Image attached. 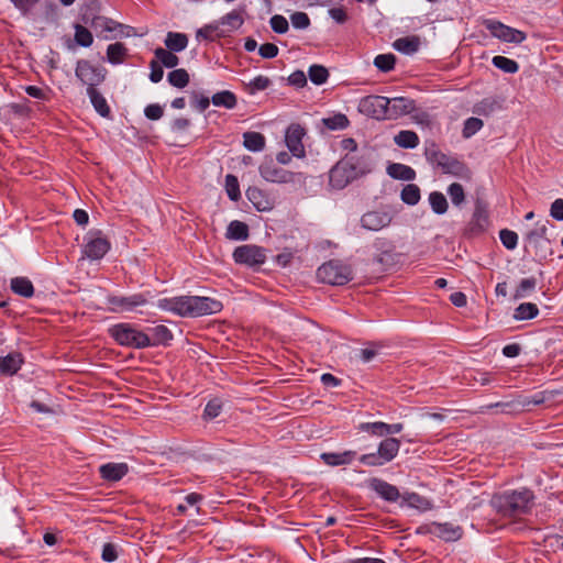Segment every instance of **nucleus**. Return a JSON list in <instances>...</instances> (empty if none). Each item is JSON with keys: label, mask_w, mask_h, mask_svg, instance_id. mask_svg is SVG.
Here are the masks:
<instances>
[{"label": "nucleus", "mask_w": 563, "mask_h": 563, "mask_svg": "<svg viewBox=\"0 0 563 563\" xmlns=\"http://www.w3.org/2000/svg\"><path fill=\"white\" fill-rule=\"evenodd\" d=\"M164 43L167 49L172 52H181L188 45V37L184 33L168 32Z\"/></svg>", "instance_id": "c756f323"}, {"label": "nucleus", "mask_w": 563, "mask_h": 563, "mask_svg": "<svg viewBox=\"0 0 563 563\" xmlns=\"http://www.w3.org/2000/svg\"><path fill=\"white\" fill-rule=\"evenodd\" d=\"M211 102L216 107H223L227 109H232L236 104V98L234 93H232L229 90H223L220 92H217L212 96Z\"/></svg>", "instance_id": "4c0bfd02"}, {"label": "nucleus", "mask_w": 563, "mask_h": 563, "mask_svg": "<svg viewBox=\"0 0 563 563\" xmlns=\"http://www.w3.org/2000/svg\"><path fill=\"white\" fill-rule=\"evenodd\" d=\"M402 499L408 506L421 511H427L432 508L431 501L417 493H407L402 496Z\"/></svg>", "instance_id": "e433bc0d"}, {"label": "nucleus", "mask_w": 563, "mask_h": 563, "mask_svg": "<svg viewBox=\"0 0 563 563\" xmlns=\"http://www.w3.org/2000/svg\"><path fill=\"white\" fill-rule=\"evenodd\" d=\"M290 22L295 29L306 30L310 26V18L305 12H295L290 15Z\"/></svg>", "instance_id": "e2e57ef3"}, {"label": "nucleus", "mask_w": 563, "mask_h": 563, "mask_svg": "<svg viewBox=\"0 0 563 563\" xmlns=\"http://www.w3.org/2000/svg\"><path fill=\"white\" fill-rule=\"evenodd\" d=\"M448 195L451 198V201L454 206H460L465 200L464 188L459 183H453L448 188Z\"/></svg>", "instance_id": "6e6d98bb"}, {"label": "nucleus", "mask_w": 563, "mask_h": 563, "mask_svg": "<svg viewBox=\"0 0 563 563\" xmlns=\"http://www.w3.org/2000/svg\"><path fill=\"white\" fill-rule=\"evenodd\" d=\"M321 460L329 466H341L351 464L356 457V452L347 450L344 452H325L321 454Z\"/></svg>", "instance_id": "412c9836"}, {"label": "nucleus", "mask_w": 563, "mask_h": 563, "mask_svg": "<svg viewBox=\"0 0 563 563\" xmlns=\"http://www.w3.org/2000/svg\"><path fill=\"white\" fill-rule=\"evenodd\" d=\"M110 250V243L101 236L100 231L89 232L84 249L85 255L90 260L102 258Z\"/></svg>", "instance_id": "9b49d317"}, {"label": "nucleus", "mask_w": 563, "mask_h": 563, "mask_svg": "<svg viewBox=\"0 0 563 563\" xmlns=\"http://www.w3.org/2000/svg\"><path fill=\"white\" fill-rule=\"evenodd\" d=\"M269 24L272 30L277 34H285L289 30L287 19L280 14H275L271 18Z\"/></svg>", "instance_id": "680f3d73"}, {"label": "nucleus", "mask_w": 563, "mask_h": 563, "mask_svg": "<svg viewBox=\"0 0 563 563\" xmlns=\"http://www.w3.org/2000/svg\"><path fill=\"white\" fill-rule=\"evenodd\" d=\"M539 309L537 305L532 302H523L520 303L516 309L514 313V318L517 320H529L533 319L538 316Z\"/></svg>", "instance_id": "58836bf2"}, {"label": "nucleus", "mask_w": 563, "mask_h": 563, "mask_svg": "<svg viewBox=\"0 0 563 563\" xmlns=\"http://www.w3.org/2000/svg\"><path fill=\"white\" fill-rule=\"evenodd\" d=\"M11 290L24 298H31L34 295V287L27 277H14L10 283Z\"/></svg>", "instance_id": "a878e982"}, {"label": "nucleus", "mask_w": 563, "mask_h": 563, "mask_svg": "<svg viewBox=\"0 0 563 563\" xmlns=\"http://www.w3.org/2000/svg\"><path fill=\"white\" fill-rule=\"evenodd\" d=\"M99 10L100 4L97 1H91L87 3L84 9L81 10L80 19L86 24V20H90L96 22L97 19H99Z\"/></svg>", "instance_id": "5fc2aeb1"}, {"label": "nucleus", "mask_w": 563, "mask_h": 563, "mask_svg": "<svg viewBox=\"0 0 563 563\" xmlns=\"http://www.w3.org/2000/svg\"><path fill=\"white\" fill-rule=\"evenodd\" d=\"M317 277L322 283L342 286L353 279V269L340 260H331L318 268Z\"/></svg>", "instance_id": "39448f33"}, {"label": "nucleus", "mask_w": 563, "mask_h": 563, "mask_svg": "<svg viewBox=\"0 0 563 563\" xmlns=\"http://www.w3.org/2000/svg\"><path fill=\"white\" fill-rule=\"evenodd\" d=\"M389 98L384 96H366L361 99L358 109L362 113L376 120H388Z\"/></svg>", "instance_id": "423d86ee"}, {"label": "nucleus", "mask_w": 563, "mask_h": 563, "mask_svg": "<svg viewBox=\"0 0 563 563\" xmlns=\"http://www.w3.org/2000/svg\"><path fill=\"white\" fill-rule=\"evenodd\" d=\"M427 531L446 542L457 541L463 536V529L460 526H454L451 522H431L428 526Z\"/></svg>", "instance_id": "4468645a"}, {"label": "nucleus", "mask_w": 563, "mask_h": 563, "mask_svg": "<svg viewBox=\"0 0 563 563\" xmlns=\"http://www.w3.org/2000/svg\"><path fill=\"white\" fill-rule=\"evenodd\" d=\"M550 216L558 221H563V199L562 198H558L551 203Z\"/></svg>", "instance_id": "774afa93"}, {"label": "nucleus", "mask_w": 563, "mask_h": 563, "mask_svg": "<svg viewBox=\"0 0 563 563\" xmlns=\"http://www.w3.org/2000/svg\"><path fill=\"white\" fill-rule=\"evenodd\" d=\"M368 487L373 489L379 497L390 503L397 501L400 497V493L396 486L380 478H371L368 481Z\"/></svg>", "instance_id": "f3484780"}, {"label": "nucleus", "mask_w": 563, "mask_h": 563, "mask_svg": "<svg viewBox=\"0 0 563 563\" xmlns=\"http://www.w3.org/2000/svg\"><path fill=\"white\" fill-rule=\"evenodd\" d=\"M111 338L120 345L131 349L150 346L148 334L131 323H118L109 329Z\"/></svg>", "instance_id": "20e7f679"}, {"label": "nucleus", "mask_w": 563, "mask_h": 563, "mask_svg": "<svg viewBox=\"0 0 563 563\" xmlns=\"http://www.w3.org/2000/svg\"><path fill=\"white\" fill-rule=\"evenodd\" d=\"M129 466L125 463H107L99 467L101 477L108 482H118L126 475Z\"/></svg>", "instance_id": "6ab92c4d"}, {"label": "nucleus", "mask_w": 563, "mask_h": 563, "mask_svg": "<svg viewBox=\"0 0 563 563\" xmlns=\"http://www.w3.org/2000/svg\"><path fill=\"white\" fill-rule=\"evenodd\" d=\"M174 53L162 47L154 51L156 60L166 68H174L179 64V58Z\"/></svg>", "instance_id": "c9c22d12"}, {"label": "nucleus", "mask_w": 563, "mask_h": 563, "mask_svg": "<svg viewBox=\"0 0 563 563\" xmlns=\"http://www.w3.org/2000/svg\"><path fill=\"white\" fill-rule=\"evenodd\" d=\"M429 202L432 211L437 214L445 213L449 207L445 196L440 191H432L429 195Z\"/></svg>", "instance_id": "79ce46f5"}, {"label": "nucleus", "mask_w": 563, "mask_h": 563, "mask_svg": "<svg viewBox=\"0 0 563 563\" xmlns=\"http://www.w3.org/2000/svg\"><path fill=\"white\" fill-rule=\"evenodd\" d=\"M483 121L478 118H468L465 122H464V126H463V136L468 139L471 136H473L476 132H478L482 128H483Z\"/></svg>", "instance_id": "bf43d9fd"}, {"label": "nucleus", "mask_w": 563, "mask_h": 563, "mask_svg": "<svg viewBox=\"0 0 563 563\" xmlns=\"http://www.w3.org/2000/svg\"><path fill=\"white\" fill-rule=\"evenodd\" d=\"M488 225V211L486 203L477 200L475 203L472 221L470 222V230L472 232H482Z\"/></svg>", "instance_id": "aec40b11"}, {"label": "nucleus", "mask_w": 563, "mask_h": 563, "mask_svg": "<svg viewBox=\"0 0 563 563\" xmlns=\"http://www.w3.org/2000/svg\"><path fill=\"white\" fill-rule=\"evenodd\" d=\"M266 144V140L263 134L258 132L249 131V151L260 152L263 151Z\"/></svg>", "instance_id": "052dcab7"}, {"label": "nucleus", "mask_w": 563, "mask_h": 563, "mask_svg": "<svg viewBox=\"0 0 563 563\" xmlns=\"http://www.w3.org/2000/svg\"><path fill=\"white\" fill-rule=\"evenodd\" d=\"M75 74L82 84L87 85V88H96V86L103 82L107 70L102 67L93 66L89 60L79 59Z\"/></svg>", "instance_id": "0eeeda50"}, {"label": "nucleus", "mask_w": 563, "mask_h": 563, "mask_svg": "<svg viewBox=\"0 0 563 563\" xmlns=\"http://www.w3.org/2000/svg\"><path fill=\"white\" fill-rule=\"evenodd\" d=\"M168 82L176 88H185L189 84V74L184 68L174 69L167 75Z\"/></svg>", "instance_id": "a19ab883"}, {"label": "nucleus", "mask_w": 563, "mask_h": 563, "mask_svg": "<svg viewBox=\"0 0 563 563\" xmlns=\"http://www.w3.org/2000/svg\"><path fill=\"white\" fill-rule=\"evenodd\" d=\"M499 239L507 250H515L518 244V234L509 229L499 231Z\"/></svg>", "instance_id": "4d7b16f0"}, {"label": "nucleus", "mask_w": 563, "mask_h": 563, "mask_svg": "<svg viewBox=\"0 0 563 563\" xmlns=\"http://www.w3.org/2000/svg\"><path fill=\"white\" fill-rule=\"evenodd\" d=\"M261 176L272 183H292L297 174L276 166L272 161L260 166Z\"/></svg>", "instance_id": "f8f14e48"}, {"label": "nucleus", "mask_w": 563, "mask_h": 563, "mask_svg": "<svg viewBox=\"0 0 563 563\" xmlns=\"http://www.w3.org/2000/svg\"><path fill=\"white\" fill-rule=\"evenodd\" d=\"M395 143L402 148H415L419 144V136L416 132L402 130L394 137Z\"/></svg>", "instance_id": "473e14b6"}, {"label": "nucleus", "mask_w": 563, "mask_h": 563, "mask_svg": "<svg viewBox=\"0 0 563 563\" xmlns=\"http://www.w3.org/2000/svg\"><path fill=\"white\" fill-rule=\"evenodd\" d=\"M400 449V441L396 438H386L384 439L377 449V452L379 453L380 457L385 463H388L393 461Z\"/></svg>", "instance_id": "5701e85b"}, {"label": "nucleus", "mask_w": 563, "mask_h": 563, "mask_svg": "<svg viewBox=\"0 0 563 563\" xmlns=\"http://www.w3.org/2000/svg\"><path fill=\"white\" fill-rule=\"evenodd\" d=\"M355 176L347 168V161H339L329 173V184L334 189H343L351 181H353Z\"/></svg>", "instance_id": "ddd939ff"}, {"label": "nucleus", "mask_w": 563, "mask_h": 563, "mask_svg": "<svg viewBox=\"0 0 563 563\" xmlns=\"http://www.w3.org/2000/svg\"><path fill=\"white\" fill-rule=\"evenodd\" d=\"M388 120H396L401 115L409 114L416 108L415 101L406 97L389 98Z\"/></svg>", "instance_id": "a211bd4d"}, {"label": "nucleus", "mask_w": 563, "mask_h": 563, "mask_svg": "<svg viewBox=\"0 0 563 563\" xmlns=\"http://www.w3.org/2000/svg\"><path fill=\"white\" fill-rule=\"evenodd\" d=\"M492 63L496 68L507 74H515L519 69V65L516 60L500 55L494 56Z\"/></svg>", "instance_id": "37998d69"}, {"label": "nucleus", "mask_w": 563, "mask_h": 563, "mask_svg": "<svg viewBox=\"0 0 563 563\" xmlns=\"http://www.w3.org/2000/svg\"><path fill=\"white\" fill-rule=\"evenodd\" d=\"M393 217L387 211H368L361 218L362 228L369 231H379L390 224Z\"/></svg>", "instance_id": "2eb2a0df"}, {"label": "nucleus", "mask_w": 563, "mask_h": 563, "mask_svg": "<svg viewBox=\"0 0 563 563\" xmlns=\"http://www.w3.org/2000/svg\"><path fill=\"white\" fill-rule=\"evenodd\" d=\"M147 298L143 294H133L130 296H109L107 303L111 312L121 313L130 312L140 306H144Z\"/></svg>", "instance_id": "1a4fd4ad"}, {"label": "nucleus", "mask_w": 563, "mask_h": 563, "mask_svg": "<svg viewBox=\"0 0 563 563\" xmlns=\"http://www.w3.org/2000/svg\"><path fill=\"white\" fill-rule=\"evenodd\" d=\"M87 95L89 96L95 110L101 117L108 118L110 114V108L106 98L96 88H87Z\"/></svg>", "instance_id": "bb28decb"}, {"label": "nucleus", "mask_w": 563, "mask_h": 563, "mask_svg": "<svg viewBox=\"0 0 563 563\" xmlns=\"http://www.w3.org/2000/svg\"><path fill=\"white\" fill-rule=\"evenodd\" d=\"M501 104L500 102L493 97L484 98L479 102H477L474 107V113L478 115L488 117L496 110L500 109Z\"/></svg>", "instance_id": "2f4dec72"}, {"label": "nucleus", "mask_w": 563, "mask_h": 563, "mask_svg": "<svg viewBox=\"0 0 563 563\" xmlns=\"http://www.w3.org/2000/svg\"><path fill=\"white\" fill-rule=\"evenodd\" d=\"M325 128L329 130H343L349 125V119L343 113H336L332 117L322 119Z\"/></svg>", "instance_id": "49530a36"}, {"label": "nucleus", "mask_w": 563, "mask_h": 563, "mask_svg": "<svg viewBox=\"0 0 563 563\" xmlns=\"http://www.w3.org/2000/svg\"><path fill=\"white\" fill-rule=\"evenodd\" d=\"M424 155L430 164L440 168L444 174H449L464 180H468L472 177L471 169L463 161L459 159L454 155L439 151L434 144L426 148Z\"/></svg>", "instance_id": "7ed1b4c3"}, {"label": "nucleus", "mask_w": 563, "mask_h": 563, "mask_svg": "<svg viewBox=\"0 0 563 563\" xmlns=\"http://www.w3.org/2000/svg\"><path fill=\"white\" fill-rule=\"evenodd\" d=\"M225 238L231 241L246 240V223L239 220H233L229 223Z\"/></svg>", "instance_id": "72a5a7b5"}, {"label": "nucleus", "mask_w": 563, "mask_h": 563, "mask_svg": "<svg viewBox=\"0 0 563 563\" xmlns=\"http://www.w3.org/2000/svg\"><path fill=\"white\" fill-rule=\"evenodd\" d=\"M225 191L228 194V197L231 200L236 201L240 199V197H241L240 186H239L238 178L234 175H231V174L227 175Z\"/></svg>", "instance_id": "603ef678"}, {"label": "nucleus", "mask_w": 563, "mask_h": 563, "mask_svg": "<svg viewBox=\"0 0 563 563\" xmlns=\"http://www.w3.org/2000/svg\"><path fill=\"white\" fill-rule=\"evenodd\" d=\"M548 224H550L549 220H545L543 223L537 222L536 228L526 234L525 240L534 247L540 245L541 240L549 242L547 239Z\"/></svg>", "instance_id": "cd10ccee"}, {"label": "nucleus", "mask_w": 563, "mask_h": 563, "mask_svg": "<svg viewBox=\"0 0 563 563\" xmlns=\"http://www.w3.org/2000/svg\"><path fill=\"white\" fill-rule=\"evenodd\" d=\"M395 63L396 56L394 54H379L374 59V65L384 73L393 70Z\"/></svg>", "instance_id": "3c124183"}, {"label": "nucleus", "mask_w": 563, "mask_h": 563, "mask_svg": "<svg viewBox=\"0 0 563 563\" xmlns=\"http://www.w3.org/2000/svg\"><path fill=\"white\" fill-rule=\"evenodd\" d=\"M343 161H347V168L355 178L363 176L372 170V164L368 154H347L343 157Z\"/></svg>", "instance_id": "dca6fc26"}, {"label": "nucleus", "mask_w": 563, "mask_h": 563, "mask_svg": "<svg viewBox=\"0 0 563 563\" xmlns=\"http://www.w3.org/2000/svg\"><path fill=\"white\" fill-rule=\"evenodd\" d=\"M126 54L128 49L123 43L117 42L107 47V59L113 65L121 64Z\"/></svg>", "instance_id": "f704fd0d"}, {"label": "nucleus", "mask_w": 563, "mask_h": 563, "mask_svg": "<svg viewBox=\"0 0 563 563\" xmlns=\"http://www.w3.org/2000/svg\"><path fill=\"white\" fill-rule=\"evenodd\" d=\"M75 41L78 45H80L82 47H89V46H91V44L93 42V36L87 27H85L80 24H76L75 25Z\"/></svg>", "instance_id": "09e8293b"}, {"label": "nucleus", "mask_w": 563, "mask_h": 563, "mask_svg": "<svg viewBox=\"0 0 563 563\" xmlns=\"http://www.w3.org/2000/svg\"><path fill=\"white\" fill-rule=\"evenodd\" d=\"M358 461L367 466H383L386 464L385 461L382 460L378 452L363 454L360 456Z\"/></svg>", "instance_id": "338daca9"}, {"label": "nucleus", "mask_w": 563, "mask_h": 563, "mask_svg": "<svg viewBox=\"0 0 563 563\" xmlns=\"http://www.w3.org/2000/svg\"><path fill=\"white\" fill-rule=\"evenodd\" d=\"M244 20L241 13L232 11L221 19V24L228 26V31L239 29L243 24Z\"/></svg>", "instance_id": "864d4df0"}, {"label": "nucleus", "mask_w": 563, "mask_h": 563, "mask_svg": "<svg viewBox=\"0 0 563 563\" xmlns=\"http://www.w3.org/2000/svg\"><path fill=\"white\" fill-rule=\"evenodd\" d=\"M387 174L394 178L399 180H413L416 178V172L408 165L400 163H391L387 166Z\"/></svg>", "instance_id": "393cba45"}, {"label": "nucleus", "mask_w": 563, "mask_h": 563, "mask_svg": "<svg viewBox=\"0 0 563 563\" xmlns=\"http://www.w3.org/2000/svg\"><path fill=\"white\" fill-rule=\"evenodd\" d=\"M150 346L165 345L172 339V331L163 324L151 327L147 329Z\"/></svg>", "instance_id": "4be33fe9"}, {"label": "nucleus", "mask_w": 563, "mask_h": 563, "mask_svg": "<svg viewBox=\"0 0 563 563\" xmlns=\"http://www.w3.org/2000/svg\"><path fill=\"white\" fill-rule=\"evenodd\" d=\"M266 254L263 247L249 245V266H255L265 262Z\"/></svg>", "instance_id": "13d9d810"}, {"label": "nucleus", "mask_w": 563, "mask_h": 563, "mask_svg": "<svg viewBox=\"0 0 563 563\" xmlns=\"http://www.w3.org/2000/svg\"><path fill=\"white\" fill-rule=\"evenodd\" d=\"M22 364L20 354H8L7 356L0 357V372L5 375L15 374Z\"/></svg>", "instance_id": "c85d7f7f"}, {"label": "nucleus", "mask_w": 563, "mask_h": 563, "mask_svg": "<svg viewBox=\"0 0 563 563\" xmlns=\"http://www.w3.org/2000/svg\"><path fill=\"white\" fill-rule=\"evenodd\" d=\"M483 25L490 32L494 37L508 43H522L526 34L522 31L510 27L496 20H484Z\"/></svg>", "instance_id": "6e6552de"}, {"label": "nucleus", "mask_w": 563, "mask_h": 563, "mask_svg": "<svg viewBox=\"0 0 563 563\" xmlns=\"http://www.w3.org/2000/svg\"><path fill=\"white\" fill-rule=\"evenodd\" d=\"M86 25H89L95 31H100V32H112L118 26H121V24L115 23L111 19H108L106 16H101V15L99 16V19L96 20V22L90 21V20H86Z\"/></svg>", "instance_id": "c03bdc74"}, {"label": "nucleus", "mask_w": 563, "mask_h": 563, "mask_svg": "<svg viewBox=\"0 0 563 563\" xmlns=\"http://www.w3.org/2000/svg\"><path fill=\"white\" fill-rule=\"evenodd\" d=\"M358 430L363 432H367L375 437H384L386 433V423L383 421L376 422H363L358 426Z\"/></svg>", "instance_id": "8fccbe9b"}, {"label": "nucleus", "mask_w": 563, "mask_h": 563, "mask_svg": "<svg viewBox=\"0 0 563 563\" xmlns=\"http://www.w3.org/2000/svg\"><path fill=\"white\" fill-rule=\"evenodd\" d=\"M158 306L181 317H198L221 310V302L209 297L179 296L161 299Z\"/></svg>", "instance_id": "f257e3e1"}, {"label": "nucleus", "mask_w": 563, "mask_h": 563, "mask_svg": "<svg viewBox=\"0 0 563 563\" xmlns=\"http://www.w3.org/2000/svg\"><path fill=\"white\" fill-rule=\"evenodd\" d=\"M306 133V129L299 123H291L285 131V144L291 155L297 158L306 156V150L302 143Z\"/></svg>", "instance_id": "9d476101"}, {"label": "nucleus", "mask_w": 563, "mask_h": 563, "mask_svg": "<svg viewBox=\"0 0 563 563\" xmlns=\"http://www.w3.org/2000/svg\"><path fill=\"white\" fill-rule=\"evenodd\" d=\"M308 75L314 85H322L328 80L329 71L322 65H312L309 67Z\"/></svg>", "instance_id": "de8ad7c7"}, {"label": "nucleus", "mask_w": 563, "mask_h": 563, "mask_svg": "<svg viewBox=\"0 0 563 563\" xmlns=\"http://www.w3.org/2000/svg\"><path fill=\"white\" fill-rule=\"evenodd\" d=\"M221 409H222L221 401L218 399H212L207 404V406L205 408L203 416L207 419H214L220 415Z\"/></svg>", "instance_id": "69168bd1"}, {"label": "nucleus", "mask_w": 563, "mask_h": 563, "mask_svg": "<svg viewBox=\"0 0 563 563\" xmlns=\"http://www.w3.org/2000/svg\"><path fill=\"white\" fill-rule=\"evenodd\" d=\"M394 47L402 54H413L420 46V40L418 36H406L397 38L394 42Z\"/></svg>", "instance_id": "7c9ffc66"}, {"label": "nucleus", "mask_w": 563, "mask_h": 563, "mask_svg": "<svg viewBox=\"0 0 563 563\" xmlns=\"http://www.w3.org/2000/svg\"><path fill=\"white\" fill-rule=\"evenodd\" d=\"M271 85V80L265 76H257L249 82V95H253L257 90H265Z\"/></svg>", "instance_id": "0e129e2a"}, {"label": "nucleus", "mask_w": 563, "mask_h": 563, "mask_svg": "<svg viewBox=\"0 0 563 563\" xmlns=\"http://www.w3.org/2000/svg\"><path fill=\"white\" fill-rule=\"evenodd\" d=\"M534 495L529 489L494 494L490 506L503 517L515 518L530 511Z\"/></svg>", "instance_id": "f03ea898"}, {"label": "nucleus", "mask_w": 563, "mask_h": 563, "mask_svg": "<svg viewBox=\"0 0 563 563\" xmlns=\"http://www.w3.org/2000/svg\"><path fill=\"white\" fill-rule=\"evenodd\" d=\"M400 198L406 205L415 206L421 198L420 188L415 184H408L402 188Z\"/></svg>", "instance_id": "ea45409f"}, {"label": "nucleus", "mask_w": 563, "mask_h": 563, "mask_svg": "<svg viewBox=\"0 0 563 563\" xmlns=\"http://www.w3.org/2000/svg\"><path fill=\"white\" fill-rule=\"evenodd\" d=\"M537 287V279L534 277L523 278L519 283L514 294V299L518 300L527 297Z\"/></svg>", "instance_id": "a18cd8bd"}, {"label": "nucleus", "mask_w": 563, "mask_h": 563, "mask_svg": "<svg viewBox=\"0 0 563 563\" xmlns=\"http://www.w3.org/2000/svg\"><path fill=\"white\" fill-rule=\"evenodd\" d=\"M249 201L253 203L257 211H267L273 208V200L267 194L258 188L249 187Z\"/></svg>", "instance_id": "b1692460"}]
</instances>
